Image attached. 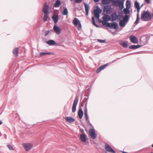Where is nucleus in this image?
I'll use <instances>...</instances> for the list:
<instances>
[{
	"mask_svg": "<svg viewBox=\"0 0 153 153\" xmlns=\"http://www.w3.org/2000/svg\"><path fill=\"white\" fill-rule=\"evenodd\" d=\"M123 152L124 153H128L126 152Z\"/></svg>",
	"mask_w": 153,
	"mask_h": 153,
	"instance_id": "09e8293b",
	"label": "nucleus"
},
{
	"mask_svg": "<svg viewBox=\"0 0 153 153\" xmlns=\"http://www.w3.org/2000/svg\"><path fill=\"white\" fill-rule=\"evenodd\" d=\"M151 153H152V152H151Z\"/></svg>",
	"mask_w": 153,
	"mask_h": 153,
	"instance_id": "864d4df0",
	"label": "nucleus"
},
{
	"mask_svg": "<svg viewBox=\"0 0 153 153\" xmlns=\"http://www.w3.org/2000/svg\"><path fill=\"white\" fill-rule=\"evenodd\" d=\"M44 13V16L45 17H48V15L49 14V13Z\"/></svg>",
	"mask_w": 153,
	"mask_h": 153,
	"instance_id": "a19ab883",
	"label": "nucleus"
},
{
	"mask_svg": "<svg viewBox=\"0 0 153 153\" xmlns=\"http://www.w3.org/2000/svg\"><path fill=\"white\" fill-rule=\"evenodd\" d=\"M102 12V10L101 9L99 8L96 9L94 10V14L95 17L97 19H99L100 18V13Z\"/></svg>",
	"mask_w": 153,
	"mask_h": 153,
	"instance_id": "6e6552de",
	"label": "nucleus"
},
{
	"mask_svg": "<svg viewBox=\"0 0 153 153\" xmlns=\"http://www.w3.org/2000/svg\"><path fill=\"white\" fill-rule=\"evenodd\" d=\"M125 22L123 20H121L120 21L119 25L121 27H124L125 26Z\"/></svg>",
	"mask_w": 153,
	"mask_h": 153,
	"instance_id": "7c9ffc66",
	"label": "nucleus"
},
{
	"mask_svg": "<svg viewBox=\"0 0 153 153\" xmlns=\"http://www.w3.org/2000/svg\"><path fill=\"white\" fill-rule=\"evenodd\" d=\"M22 146L27 151H30L32 148L33 145L31 143H24L22 144Z\"/></svg>",
	"mask_w": 153,
	"mask_h": 153,
	"instance_id": "7ed1b4c3",
	"label": "nucleus"
},
{
	"mask_svg": "<svg viewBox=\"0 0 153 153\" xmlns=\"http://www.w3.org/2000/svg\"><path fill=\"white\" fill-rule=\"evenodd\" d=\"M130 1L128 0H127L126 1V8H128V6L130 5Z\"/></svg>",
	"mask_w": 153,
	"mask_h": 153,
	"instance_id": "e433bc0d",
	"label": "nucleus"
},
{
	"mask_svg": "<svg viewBox=\"0 0 153 153\" xmlns=\"http://www.w3.org/2000/svg\"><path fill=\"white\" fill-rule=\"evenodd\" d=\"M100 0H94L95 2H97L99 1Z\"/></svg>",
	"mask_w": 153,
	"mask_h": 153,
	"instance_id": "a18cd8bd",
	"label": "nucleus"
},
{
	"mask_svg": "<svg viewBox=\"0 0 153 153\" xmlns=\"http://www.w3.org/2000/svg\"><path fill=\"white\" fill-rule=\"evenodd\" d=\"M129 39L132 42L134 43H138L137 39L133 35L129 37Z\"/></svg>",
	"mask_w": 153,
	"mask_h": 153,
	"instance_id": "9b49d317",
	"label": "nucleus"
},
{
	"mask_svg": "<svg viewBox=\"0 0 153 153\" xmlns=\"http://www.w3.org/2000/svg\"><path fill=\"white\" fill-rule=\"evenodd\" d=\"M110 2V0H103L102 2L103 4H108Z\"/></svg>",
	"mask_w": 153,
	"mask_h": 153,
	"instance_id": "72a5a7b5",
	"label": "nucleus"
},
{
	"mask_svg": "<svg viewBox=\"0 0 153 153\" xmlns=\"http://www.w3.org/2000/svg\"><path fill=\"white\" fill-rule=\"evenodd\" d=\"M82 1V0H75V1L77 3H80Z\"/></svg>",
	"mask_w": 153,
	"mask_h": 153,
	"instance_id": "ea45409f",
	"label": "nucleus"
},
{
	"mask_svg": "<svg viewBox=\"0 0 153 153\" xmlns=\"http://www.w3.org/2000/svg\"><path fill=\"white\" fill-rule=\"evenodd\" d=\"M83 112L81 109H80L79 110L78 112V115L79 118L80 119H81L83 115Z\"/></svg>",
	"mask_w": 153,
	"mask_h": 153,
	"instance_id": "a878e982",
	"label": "nucleus"
},
{
	"mask_svg": "<svg viewBox=\"0 0 153 153\" xmlns=\"http://www.w3.org/2000/svg\"><path fill=\"white\" fill-rule=\"evenodd\" d=\"M129 8H127V9L125 8L123 9V12L126 14V15H127V14H128L130 13V11L129 10Z\"/></svg>",
	"mask_w": 153,
	"mask_h": 153,
	"instance_id": "473e14b6",
	"label": "nucleus"
},
{
	"mask_svg": "<svg viewBox=\"0 0 153 153\" xmlns=\"http://www.w3.org/2000/svg\"><path fill=\"white\" fill-rule=\"evenodd\" d=\"M123 20L125 21V22H126L129 19L128 16L127 15H126L125 16H123Z\"/></svg>",
	"mask_w": 153,
	"mask_h": 153,
	"instance_id": "c9c22d12",
	"label": "nucleus"
},
{
	"mask_svg": "<svg viewBox=\"0 0 153 153\" xmlns=\"http://www.w3.org/2000/svg\"><path fill=\"white\" fill-rule=\"evenodd\" d=\"M2 123V122L0 120V125H1Z\"/></svg>",
	"mask_w": 153,
	"mask_h": 153,
	"instance_id": "49530a36",
	"label": "nucleus"
},
{
	"mask_svg": "<svg viewBox=\"0 0 153 153\" xmlns=\"http://www.w3.org/2000/svg\"><path fill=\"white\" fill-rule=\"evenodd\" d=\"M84 115L86 120H88V117L87 113V109L86 107L85 108V110Z\"/></svg>",
	"mask_w": 153,
	"mask_h": 153,
	"instance_id": "c85d7f7f",
	"label": "nucleus"
},
{
	"mask_svg": "<svg viewBox=\"0 0 153 153\" xmlns=\"http://www.w3.org/2000/svg\"><path fill=\"white\" fill-rule=\"evenodd\" d=\"M48 17H44L43 18V20L45 22L46 21L47 19H48Z\"/></svg>",
	"mask_w": 153,
	"mask_h": 153,
	"instance_id": "79ce46f5",
	"label": "nucleus"
},
{
	"mask_svg": "<svg viewBox=\"0 0 153 153\" xmlns=\"http://www.w3.org/2000/svg\"><path fill=\"white\" fill-rule=\"evenodd\" d=\"M111 19V17L109 15H104L103 17V19L105 22H103H103H107V21H110Z\"/></svg>",
	"mask_w": 153,
	"mask_h": 153,
	"instance_id": "4468645a",
	"label": "nucleus"
},
{
	"mask_svg": "<svg viewBox=\"0 0 153 153\" xmlns=\"http://www.w3.org/2000/svg\"><path fill=\"white\" fill-rule=\"evenodd\" d=\"M151 15L149 11H143L141 14V19L143 21H147V19H150Z\"/></svg>",
	"mask_w": 153,
	"mask_h": 153,
	"instance_id": "f257e3e1",
	"label": "nucleus"
},
{
	"mask_svg": "<svg viewBox=\"0 0 153 153\" xmlns=\"http://www.w3.org/2000/svg\"><path fill=\"white\" fill-rule=\"evenodd\" d=\"M116 4H118L119 8L122 9L124 7L123 1H120L119 0H116L114 2Z\"/></svg>",
	"mask_w": 153,
	"mask_h": 153,
	"instance_id": "9d476101",
	"label": "nucleus"
},
{
	"mask_svg": "<svg viewBox=\"0 0 153 153\" xmlns=\"http://www.w3.org/2000/svg\"><path fill=\"white\" fill-rule=\"evenodd\" d=\"M108 65V64H106L105 65H103L102 66H101L99 67L98 68L96 72L97 73H99L102 70L104 69Z\"/></svg>",
	"mask_w": 153,
	"mask_h": 153,
	"instance_id": "6ab92c4d",
	"label": "nucleus"
},
{
	"mask_svg": "<svg viewBox=\"0 0 153 153\" xmlns=\"http://www.w3.org/2000/svg\"><path fill=\"white\" fill-rule=\"evenodd\" d=\"M92 23H93V25L94 26L96 27H99V26L98 25H97L95 23L94 17L93 16L92 17Z\"/></svg>",
	"mask_w": 153,
	"mask_h": 153,
	"instance_id": "f704fd0d",
	"label": "nucleus"
},
{
	"mask_svg": "<svg viewBox=\"0 0 153 153\" xmlns=\"http://www.w3.org/2000/svg\"><path fill=\"white\" fill-rule=\"evenodd\" d=\"M13 54L16 56H17L18 55V48H16L13 50Z\"/></svg>",
	"mask_w": 153,
	"mask_h": 153,
	"instance_id": "cd10ccee",
	"label": "nucleus"
},
{
	"mask_svg": "<svg viewBox=\"0 0 153 153\" xmlns=\"http://www.w3.org/2000/svg\"><path fill=\"white\" fill-rule=\"evenodd\" d=\"M61 4V2L59 0H57L54 4V7H58Z\"/></svg>",
	"mask_w": 153,
	"mask_h": 153,
	"instance_id": "4be33fe9",
	"label": "nucleus"
},
{
	"mask_svg": "<svg viewBox=\"0 0 153 153\" xmlns=\"http://www.w3.org/2000/svg\"><path fill=\"white\" fill-rule=\"evenodd\" d=\"M139 20H140L139 16V13H138L137 14V17L136 20L135 21V22L134 23V24L135 25L137 24L139 22Z\"/></svg>",
	"mask_w": 153,
	"mask_h": 153,
	"instance_id": "2f4dec72",
	"label": "nucleus"
},
{
	"mask_svg": "<svg viewBox=\"0 0 153 153\" xmlns=\"http://www.w3.org/2000/svg\"><path fill=\"white\" fill-rule=\"evenodd\" d=\"M63 10L62 12V14L63 15H67L68 13L67 9L65 7H63Z\"/></svg>",
	"mask_w": 153,
	"mask_h": 153,
	"instance_id": "b1692460",
	"label": "nucleus"
},
{
	"mask_svg": "<svg viewBox=\"0 0 153 153\" xmlns=\"http://www.w3.org/2000/svg\"><path fill=\"white\" fill-rule=\"evenodd\" d=\"M49 33V30H47L46 31L45 33V36H47Z\"/></svg>",
	"mask_w": 153,
	"mask_h": 153,
	"instance_id": "37998d69",
	"label": "nucleus"
},
{
	"mask_svg": "<svg viewBox=\"0 0 153 153\" xmlns=\"http://www.w3.org/2000/svg\"><path fill=\"white\" fill-rule=\"evenodd\" d=\"M71 1H73L74 0H70Z\"/></svg>",
	"mask_w": 153,
	"mask_h": 153,
	"instance_id": "603ef678",
	"label": "nucleus"
},
{
	"mask_svg": "<svg viewBox=\"0 0 153 153\" xmlns=\"http://www.w3.org/2000/svg\"><path fill=\"white\" fill-rule=\"evenodd\" d=\"M46 43L50 45H54L55 44V42L53 40H51L46 42Z\"/></svg>",
	"mask_w": 153,
	"mask_h": 153,
	"instance_id": "5701e85b",
	"label": "nucleus"
},
{
	"mask_svg": "<svg viewBox=\"0 0 153 153\" xmlns=\"http://www.w3.org/2000/svg\"><path fill=\"white\" fill-rule=\"evenodd\" d=\"M52 19L53 20L54 23L56 24L57 22L59 19L58 15H53L52 17Z\"/></svg>",
	"mask_w": 153,
	"mask_h": 153,
	"instance_id": "f3484780",
	"label": "nucleus"
},
{
	"mask_svg": "<svg viewBox=\"0 0 153 153\" xmlns=\"http://www.w3.org/2000/svg\"><path fill=\"white\" fill-rule=\"evenodd\" d=\"M134 5L136 8L137 9L138 13H139L140 9L139 3L137 1H135L134 4Z\"/></svg>",
	"mask_w": 153,
	"mask_h": 153,
	"instance_id": "bb28decb",
	"label": "nucleus"
},
{
	"mask_svg": "<svg viewBox=\"0 0 153 153\" xmlns=\"http://www.w3.org/2000/svg\"><path fill=\"white\" fill-rule=\"evenodd\" d=\"M103 25L107 27H109L111 29L113 28L114 29H117L119 28L118 24L115 22H112L111 23L103 22Z\"/></svg>",
	"mask_w": 153,
	"mask_h": 153,
	"instance_id": "f03ea898",
	"label": "nucleus"
},
{
	"mask_svg": "<svg viewBox=\"0 0 153 153\" xmlns=\"http://www.w3.org/2000/svg\"><path fill=\"white\" fill-rule=\"evenodd\" d=\"M105 149L108 152L113 153H116L115 152L111 147L110 145L107 144H105Z\"/></svg>",
	"mask_w": 153,
	"mask_h": 153,
	"instance_id": "1a4fd4ad",
	"label": "nucleus"
},
{
	"mask_svg": "<svg viewBox=\"0 0 153 153\" xmlns=\"http://www.w3.org/2000/svg\"><path fill=\"white\" fill-rule=\"evenodd\" d=\"M119 44L124 48L128 47V42L127 41L123 42L122 41H120L119 42Z\"/></svg>",
	"mask_w": 153,
	"mask_h": 153,
	"instance_id": "dca6fc26",
	"label": "nucleus"
},
{
	"mask_svg": "<svg viewBox=\"0 0 153 153\" xmlns=\"http://www.w3.org/2000/svg\"><path fill=\"white\" fill-rule=\"evenodd\" d=\"M65 119L66 121L70 123L73 122L75 120L73 117H66Z\"/></svg>",
	"mask_w": 153,
	"mask_h": 153,
	"instance_id": "2eb2a0df",
	"label": "nucleus"
},
{
	"mask_svg": "<svg viewBox=\"0 0 153 153\" xmlns=\"http://www.w3.org/2000/svg\"><path fill=\"white\" fill-rule=\"evenodd\" d=\"M146 2L148 4L150 2V0H145Z\"/></svg>",
	"mask_w": 153,
	"mask_h": 153,
	"instance_id": "c03bdc74",
	"label": "nucleus"
},
{
	"mask_svg": "<svg viewBox=\"0 0 153 153\" xmlns=\"http://www.w3.org/2000/svg\"><path fill=\"white\" fill-rule=\"evenodd\" d=\"M86 135L85 134H81L80 138L82 141L85 142L86 139Z\"/></svg>",
	"mask_w": 153,
	"mask_h": 153,
	"instance_id": "393cba45",
	"label": "nucleus"
},
{
	"mask_svg": "<svg viewBox=\"0 0 153 153\" xmlns=\"http://www.w3.org/2000/svg\"><path fill=\"white\" fill-rule=\"evenodd\" d=\"M89 132L90 136L92 139H95L96 138L97 135L94 129H90L89 130Z\"/></svg>",
	"mask_w": 153,
	"mask_h": 153,
	"instance_id": "423d86ee",
	"label": "nucleus"
},
{
	"mask_svg": "<svg viewBox=\"0 0 153 153\" xmlns=\"http://www.w3.org/2000/svg\"><path fill=\"white\" fill-rule=\"evenodd\" d=\"M53 30L57 34H59L61 33V30L60 28L56 25H54L53 27Z\"/></svg>",
	"mask_w": 153,
	"mask_h": 153,
	"instance_id": "ddd939ff",
	"label": "nucleus"
},
{
	"mask_svg": "<svg viewBox=\"0 0 153 153\" xmlns=\"http://www.w3.org/2000/svg\"><path fill=\"white\" fill-rule=\"evenodd\" d=\"M111 17L112 20L113 21H116L118 18V16L116 13L112 14Z\"/></svg>",
	"mask_w": 153,
	"mask_h": 153,
	"instance_id": "aec40b11",
	"label": "nucleus"
},
{
	"mask_svg": "<svg viewBox=\"0 0 153 153\" xmlns=\"http://www.w3.org/2000/svg\"><path fill=\"white\" fill-rule=\"evenodd\" d=\"M8 147L9 148V149L10 150H13V147L10 145H7Z\"/></svg>",
	"mask_w": 153,
	"mask_h": 153,
	"instance_id": "58836bf2",
	"label": "nucleus"
},
{
	"mask_svg": "<svg viewBox=\"0 0 153 153\" xmlns=\"http://www.w3.org/2000/svg\"><path fill=\"white\" fill-rule=\"evenodd\" d=\"M112 8L110 5H107L104 6V11L107 14H110L111 12Z\"/></svg>",
	"mask_w": 153,
	"mask_h": 153,
	"instance_id": "20e7f679",
	"label": "nucleus"
},
{
	"mask_svg": "<svg viewBox=\"0 0 153 153\" xmlns=\"http://www.w3.org/2000/svg\"><path fill=\"white\" fill-rule=\"evenodd\" d=\"M152 147H153V144L152 145Z\"/></svg>",
	"mask_w": 153,
	"mask_h": 153,
	"instance_id": "3c124183",
	"label": "nucleus"
},
{
	"mask_svg": "<svg viewBox=\"0 0 153 153\" xmlns=\"http://www.w3.org/2000/svg\"><path fill=\"white\" fill-rule=\"evenodd\" d=\"M97 41L98 42H100L101 43H104L105 42V40H102V39H98Z\"/></svg>",
	"mask_w": 153,
	"mask_h": 153,
	"instance_id": "4c0bfd02",
	"label": "nucleus"
},
{
	"mask_svg": "<svg viewBox=\"0 0 153 153\" xmlns=\"http://www.w3.org/2000/svg\"><path fill=\"white\" fill-rule=\"evenodd\" d=\"M49 6L46 3H45L44 5L42 11L44 13H49L48 12Z\"/></svg>",
	"mask_w": 153,
	"mask_h": 153,
	"instance_id": "f8f14e48",
	"label": "nucleus"
},
{
	"mask_svg": "<svg viewBox=\"0 0 153 153\" xmlns=\"http://www.w3.org/2000/svg\"><path fill=\"white\" fill-rule=\"evenodd\" d=\"M53 54L51 53H49V52H41L40 53V56H44L45 55H51Z\"/></svg>",
	"mask_w": 153,
	"mask_h": 153,
	"instance_id": "c756f323",
	"label": "nucleus"
},
{
	"mask_svg": "<svg viewBox=\"0 0 153 153\" xmlns=\"http://www.w3.org/2000/svg\"><path fill=\"white\" fill-rule=\"evenodd\" d=\"M79 99L78 98H76L74 102L72 108V112L74 113L75 112L76 109V106L78 104Z\"/></svg>",
	"mask_w": 153,
	"mask_h": 153,
	"instance_id": "0eeeda50",
	"label": "nucleus"
},
{
	"mask_svg": "<svg viewBox=\"0 0 153 153\" xmlns=\"http://www.w3.org/2000/svg\"><path fill=\"white\" fill-rule=\"evenodd\" d=\"M142 47L141 45H131L129 47V48L131 49H136L140 48Z\"/></svg>",
	"mask_w": 153,
	"mask_h": 153,
	"instance_id": "412c9836",
	"label": "nucleus"
},
{
	"mask_svg": "<svg viewBox=\"0 0 153 153\" xmlns=\"http://www.w3.org/2000/svg\"><path fill=\"white\" fill-rule=\"evenodd\" d=\"M84 4L85 6V10L86 12V15L87 16L88 14L90 7L89 5L85 3H84Z\"/></svg>",
	"mask_w": 153,
	"mask_h": 153,
	"instance_id": "a211bd4d",
	"label": "nucleus"
},
{
	"mask_svg": "<svg viewBox=\"0 0 153 153\" xmlns=\"http://www.w3.org/2000/svg\"><path fill=\"white\" fill-rule=\"evenodd\" d=\"M73 23L76 26H77L78 25L79 26L77 27L78 29L79 30H80L82 27V25L80 21L78 19L76 18H74L73 21Z\"/></svg>",
	"mask_w": 153,
	"mask_h": 153,
	"instance_id": "39448f33",
	"label": "nucleus"
},
{
	"mask_svg": "<svg viewBox=\"0 0 153 153\" xmlns=\"http://www.w3.org/2000/svg\"><path fill=\"white\" fill-rule=\"evenodd\" d=\"M115 61H116V60H114L113 61H112V62H115Z\"/></svg>",
	"mask_w": 153,
	"mask_h": 153,
	"instance_id": "8fccbe9b",
	"label": "nucleus"
},
{
	"mask_svg": "<svg viewBox=\"0 0 153 153\" xmlns=\"http://www.w3.org/2000/svg\"><path fill=\"white\" fill-rule=\"evenodd\" d=\"M5 137L6 139L7 138V136L5 135Z\"/></svg>",
	"mask_w": 153,
	"mask_h": 153,
	"instance_id": "de8ad7c7",
	"label": "nucleus"
}]
</instances>
